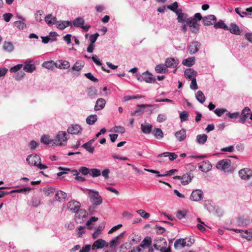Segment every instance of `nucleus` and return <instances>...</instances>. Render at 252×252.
<instances>
[{"label": "nucleus", "instance_id": "obj_40", "mask_svg": "<svg viewBox=\"0 0 252 252\" xmlns=\"http://www.w3.org/2000/svg\"><path fill=\"white\" fill-rule=\"evenodd\" d=\"M153 134L154 136L157 138L160 139L163 137V133L160 128H155L153 131Z\"/></svg>", "mask_w": 252, "mask_h": 252}, {"label": "nucleus", "instance_id": "obj_56", "mask_svg": "<svg viewBox=\"0 0 252 252\" xmlns=\"http://www.w3.org/2000/svg\"><path fill=\"white\" fill-rule=\"evenodd\" d=\"M97 90L93 87L89 88L88 90V94L91 97H94L96 95Z\"/></svg>", "mask_w": 252, "mask_h": 252}, {"label": "nucleus", "instance_id": "obj_11", "mask_svg": "<svg viewBox=\"0 0 252 252\" xmlns=\"http://www.w3.org/2000/svg\"><path fill=\"white\" fill-rule=\"evenodd\" d=\"M203 198V192L200 189H195L192 191L190 196V199L193 201H198L202 200Z\"/></svg>", "mask_w": 252, "mask_h": 252}, {"label": "nucleus", "instance_id": "obj_23", "mask_svg": "<svg viewBox=\"0 0 252 252\" xmlns=\"http://www.w3.org/2000/svg\"><path fill=\"white\" fill-rule=\"evenodd\" d=\"M106 101L104 99L98 98L95 103L94 109L95 111H98L102 109L105 105Z\"/></svg>", "mask_w": 252, "mask_h": 252}, {"label": "nucleus", "instance_id": "obj_63", "mask_svg": "<svg viewBox=\"0 0 252 252\" xmlns=\"http://www.w3.org/2000/svg\"><path fill=\"white\" fill-rule=\"evenodd\" d=\"M99 36V34L98 33H95L94 34H92L90 35L89 39L90 41V44H94L96 41L97 37Z\"/></svg>", "mask_w": 252, "mask_h": 252}, {"label": "nucleus", "instance_id": "obj_42", "mask_svg": "<svg viewBox=\"0 0 252 252\" xmlns=\"http://www.w3.org/2000/svg\"><path fill=\"white\" fill-rule=\"evenodd\" d=\"M214 27L216 29H223L225 30H228V27L224 23L223 21L220 20L218 23H215L214 24Z\"/></svg>", "mask_w": 252, "mask_h": 252}, {"label": "nucleus", "instance_id": "obj_1", "mask_svg": "<svg viewBox=\"0 0 252 252\" xmlns=\"http://www.w3.org/2000/svg\"><path fill=\"white\" fill-rule=\"evenodd\" d=\"M167 242L163 238H157L153 244L154 248L161 252H171L170 246L167 247Z\"/></svg>", "mask_w": 252, "mask_h": 252}, {"label": "nucleus", "instance_id": "obj_61", "mask_svg": "<svg viewBox=\"0 0 252 252\" xmlns=\"http://www.w3.org/2000/svg\"><path fill=\"white\" fill-rule=\"evenodd\" d=\"M114 131L115 132H119L120 133H124L125 132V128L122 126H115L114 127Z\"/></svg>", "mask_w": 252, "mask_h": 252}, {"label": "nucleus", "instance_id": "obj_41", "mask_svg": "<svg viewBox=\"0 0 252 252\" xmlns=\"http://www.w3.org/2000/svg\"><path fill=\"white\" fill-rule=\"evenodd\" d=\"M133 244H137L141 241V236L139 234L133 233L130 236Z\"/></svg>", "mask_w": 252, "mask_h": 252}, {"label": "nucleus", "instance_id": "obj_27", "mask_svg": "<svg viewBox=\"0 0 252 252\" xmlns=\"http://www.w3.org/2000/svg\"><path fill=\"white\" fill-rule=\"evenodd\" d=\"M41 142L46 145L52 146L54 145V139H51L50 136L47 135H44L41 137Z\"/></svg>", "mask_w": 252, "mask_h": 252}, {"label": "nucleus", "instance_id": "obj_59", "mask_svg": "<svg viewBox=\"0 0 252 252\" xmlns=\"http://www.w3.org/2000/svg\"><path fill=\"white\" fill-rule=\"evenodd\" d=\"M90 171V169L85 166H82L79 169V172L84 175L89 174Z\"/></svg>", "mask_w": 252, "mask_h": 252}, {"label": "nucleus", "instance_id": "obj_46", "mask_svg": "<svg viewBox=\"0 0 252 252\" xmlns=\"http://www.w3.org/2000/svg\"><path fill=\"white\" fill-rule=\"evenodd\" d=\"M23 69L28 72H32L35 69V66L32 64H26L24 65Z\"/></svg>", "mask_w": 252, "mask_h": 252}, {"label": "nucleus", "instance_id": "obj_9", "mask_svg": "<svg viewBox=\"0 0 252 252\" xmlns=\"http://www.w3.org/2000/svg\"><path fill=\"white\" fill-rule=\"evenodd\" d=\"M187 23L190 28V31L194 33H197L199 29V25L196 22L195 19H192V18L187 19Z\"/></svg>", "mask_w": 252, "mask_h": 252}, {"label": "nucleus", "instance_id": "obj_60", "mask_svg": "<svg viewBox=\"0 0 252 252\" xmlns=\"http://www.w3.org/2000/svg\"><path fill=\"white\" fill-rule=\"evenodd\" d=\"M136 212L144 219H148L150 217V214L143 210H137Z\"/></svg>", "mask_w": 252, "mask_h": 252}, {"label": "nucleus", "instance_id": "obj_14", "mask_svg": "<svg viewBox=\"0 0 252 252\" xmlns=\"http://www.w3.org/2000/svg\"><path fill=\"white\" fill-rule=\"evenodd\" d=\"M125 234V232H123L120 234L118 236L114 238L113 239L110 241L109 247L111 249H114L120 243V240L122 239Z\"/></svg>", "mask_w": 252, "mask_h": 252}, {"label": "nucleus", "instance_id": "obj_35", "mask_svg": "<svg viewBox=\"0 0 252 252\" xmlns=\"http://www.w3.org/2000/svg\"><path fill=\"white\" fill-rule=\"evenodd\" d=\"M195 63V58L190 57L184 60L182 63L187 66H191Z\"/></svg>", "mask_w": 252, "mask_h": 252}, {"label": "nucleus", "instance_id": "obj_8", "mask_svg": "<svg viewBox=\"0 0 252 252\" xmlns=\"http://www.w3.org/2000/svg\"><path fill=\"white\" fill-rule=\"evenodd\" d=\"M239 175L242 179L248 180L252 177V170L249 168H245L240 170Z\"/></svg>", "mask_w": 252, "mask_h": 252}, {"label": "nucleus", "instance_id": "obj_50", "mask_svg": "<svg viewBox=\"0 0 252 252\" xmlns=\"http://www.w3.org/2000/svg\"><path fill=\"white\" fill-rule=\"evenodd\" d=\"M89 174L93 177H96L100 175L101 172L98 169L93 168L90 170Z\"/></svg>", "mask_w": 252, "mask_h": 252}, {"label": "nucleus", "instance_id": "obj_64", "mask_svg": "<svg viewBox=\"0 0 252 252\" xmlns=\"http://www.w3.org/2000/svg\"><path fill=\"white\" fill-rule=\"evenodd\" d=\"M167 119V116L165 114H160L158 116L157 121L159 123H162Z\"/></svg>", "mask_w": 252, "mask_h": 252}, {"label": "nucleus", "instance_id": "obj_49", "mask_svg": "<svg viewBox=\"0 0 252 252\" xmlns=\"http://www.w3.org/2000/svg\"><path fill=\"white\" fill-rule=\"evenodd\" d=\"M32 190L31 188H24L21 189H18L13 190L10 192V193L17 192V193H23L26 194L28 192H29Z\"/></svg>", "mask_w": 252, "mask_h": 252}, {"label": "nucleus", "instance_id": "obj_25", "mask_svg": "<svg viewBox=\"0 0 252 252\" xmlns=\"http://www.w3.org/2000/svg\"><path fill=\"white\" fill-rule=\"evenodd\" d=\"M152 74L147 71L143 73L142 78L146 82L148 83H152L156 81V79L152 77Z\"/></svg>", "mask_w": 252, "mask_h": 252}, {"label": "nucleus", "instance_id": "obj_48", "mask_svg": "<svg viewBox=\"0 0 252 252\" xmlns=\"http://www.w3.org/2000/svg\"><path fill=\"white\" fill-rule=\"evenodd\" d=\"M14 25L19 30H23L26 28V25L21 21H17L14 22Z\"/></svg>", "mask_w": 252, "mask_h": 252}, {"label": "nucleus", "instance_id": "obj_10", "mask_svg": "<svg viewBox=\"0 0 252 252\" xmlns=\"http://www.w3.org/2000/svg\"><path fill=\"white\" fill-rule=\"evenodd\" d=\"M251 109L249 107H245L242 111L239 117V122L244 124L250 116Z\"/></svg>", "mask_w": 252, "mask_h": 252}, {"label": "nucleus", "instance_id": "obj_57", "mask_svg": "<svg viewBox=\"0 0 252 252\" xmlns=\"http://www.w3.org/2000/svg\"><path fill=\"white\" fill-rule=\"evenodd\" d=\"M102 227L99 226L92 235L93 239L97 238L101 233V232L102 230Z\"/></svg>", "mask_w": 252, "mask_h": 252}, {"label": "nucleus", "instance_id": "obj_2", "mask_svg": "<svg viewBox=\"0 0 252 252\" xmlns=\"http://www.w3.org/2000/svg\"><path fill=\"white\" fill-rule=\"evenodd\" d=\"M26 160L29 164L37 166L40 169L47 168L46 165L40 163V158L36 154H32L28 156Z\"/></svg>", "mask_w": 252, "mask_h": 252}, {"label": "nucleus", "instance_id": "obj_5", "mask_svg": "<svg viewBox=\"0 0 252 252\" xmlns=\"http://www.w3.org/2000/svg\"><path fill=\"white\" fill-rule=\"evenodd\" d=\"M217 169L224 172L230 171L231 161L229 159H223L219 161L216 164Z\"/></svg>", "mask_w": 252, "mask_h": 252}, {"label": "nucleus", "instance_id": "obj_45", "mask_svg": "<svg viewBox=\"0 0 252 252\" xmlns=\"http://www.w3.org/2000/svg\"><path fill=\"white\" fill-rule=\"evenodd\" d=\"M56 20L57 19L55 17L52 18L51 14H48L45 17V22L49 25L57 23V22H56Z\"/></svg>", "mask_w": 252, "mask_h": 252}, {"label": "nucleus", "instance_id": "obj_38", "mask_svg": "<svg viewBox=\"0 0 252 252\" xmlns=\"http://www.w3.org/2000/svg\"><path fill=\"white\" fill-rule=\"evenodd\" d=\"M241 236L248 241H251L252 240V231L248 230L243 231V233L241 234Z\"/></svg>", "mask_w": 252, "mask_h": 252}, {"label": "nucleus", "instance_id": "obj_43", "mask_svg": "<svg viewBox=\"0 0 252 252\" xmlns=\"http://www.w3.org/2000/svg\"><path fill=\"white\" fill-rule=\"evenodd\" d=\"M195 97L196 99L201 103H203L205 101V96L201 91H198L197 92Z\"/></svg>", "mask_w": 252, "mask_h": 252}, {"label": "nucleus", "instance_id": "obj_39", "mask_svg": "<svg viewBox=\"0 0 252 252\" xmlns=\"http://www.w3.org/2000/svg\"><path fill=\"white\" fill-rule=\"evenodd\" d=\"M155 70L158 73H164L168 71L166 66H165L164 65L161 64L157 65L155 67Z\"/></svg>", "mask_w": 252, "mask_h": 252}, {"label": "nucleus", "instance_id": "obj_52", "mask_svg": "<svg viewBox=\"0 0 252 252\" xmlns=\"http://www.w3.org/2000/svg\"><path fill=\"white\" fill-rule=\"evenodd\" d=\"M178 7V4L177 1L174 2L172 5H168L167 6V8L171 11L175 12L176 14H178V10H177Z\"/></svg>", "mask_w": 252, "mask_h": 252}, {"label": "nucleus", "instance_id": "obj_4", "mask_svg": "<svg viewBox=\"0 0 252 252\" xmlns=\"http://www.w3.org/2000/svg\"><path fill=\"white\" fill-rule=\"evenodd\" d=\"M88 194L90 201L95 205H99L102 202V198L97 191L89 189Z\"/></svg>", "mask_w": 252, "mask_h": 252}, {"label": "nucleus", "instance_id": "obj_22", "mask_svg": "<svg viewBox=\"0 0 252 252\" xmlns=\"http://www.w3.org/2000/svg\"><path fill=\"white\" fill-rule=\"evenodd\" d=\"M175 136L177 139L180 141H184L187 137L186 131L184 129H182L175 133Z\"/></svg>", "mask_w": 252, "mask_h": 252}, {"label": "nucleus", "instance_id": "obj_13", "mask_svg": "<svg viewBox=\"0 0 252 252\" xmlns=\"http://www.w3.org/2000/svg\"><path fill=\"white\" fill-rule=\"evenodd\" d=\"M200 43L198 41H193L190 43L188 47V50L190 54H194L197 53L200 47Z\"/></svg>", "mask_w": 252, "mask_h": 252}, {"label": "nucleus", "instance_id": "obj_24", "mask_svg": "<svg viewBox=\"0 0 252 252\" xmlns=\"http://www.w3.org/2000/svg\"><path fill=\"white\" fill-rule=\"evenodd\" d=\"M229 32L234 34L238 35L241 34V31L238 26L235 23H231L230 27H228Z\"/></svg>", "mask_w": 252, "mask_h": 252}, {"label": "nucleus", "instance_id": "obj_16", "mask_svg": "<svg viewBox=\"0 0 252 252\" xmlns=\"http://www.w3.org/2000/svg\"><path fill=\"white\" fill-rule=\"evenodd\" d=\"M108 244L102 239H98L96 240L92 246V250L95 249H102L105 247L108 246Z\"/></svg>", "mask_w": 252, "mask_h": 252}, {"label": "nucleus", "instance_id": "obj_19", "mask_svg": "<svg viewBox=\"0 0 252 252\" xmlns=\"http://www.w3.org/2000/svg\"><path fill=\"white\" fill-rule=\"evenodd\" d=\"M197 75V72L192 68H187L184 72L185 77L189 80L196 78Z\"/></svg>", "mask_w": 252, "mask_h": 252}, {"label": "nucleus", "instance_id": "obj_12", "mask_svg": "<svg viewBox=\"0 0 252 252\" xmlns=\"http://www.w3.org/2000/svg\"><path fill=\"white\" fill-rule=\"evenodd\" d=\"M82 131V127L77 124L71 125L67 129V131L68 133L71 134H79L81 133Z\"/></svg>", "mask_w": 252, "mask_h": 252}, {"label": "nucleus", "instance_id": "obj_17", "mask_svg": "<svg viewBox=\"0 0 252 252\" xmlns=\"http://www.w3.org/2000/svg\"><path fill=\"white\" fill-rule=\"evenodd\" d=\"M179 63V61L177 59L173 58H169L166 59L165 65L167 68H175L177 66Z\"/></svg>", "mask_w": 252, "mask_h": 252}, {"label": "nucleus", "instance_id": "obj_55", "mask_svg": "<svg viewBox=\"0 0 252 252\" xmlns=\"http://www.w3.org/2000/svg\"><path fill=\"white\" fill-rule=\"evenodd\" d=\"M42 65L46 68L50 69L52 68L54 65L55 66V63L53 61L45 62L43 63Z\"/></svg>", "mask_w": 252, "mask_h": 252}, {"label": "nucleus", "instance_id": "obj_44", "mask_svg": "<svg viewBox=\"0 0 252 252\" xmlns=\"http://www.w3.org/2000/svg\"><path fill=\"white\" fill-rule=\"evenodd\" d=\"M82 147L86 149V151L89 153L93 154L94 150V147L92 146V144H91L89 142H87L82 145Z\"/></svg>", "mask_w": 252, "mask_h": 252}, {"label": "nucleus", "instance_id": "obj_3", "mask_svg": "<svg viewBox=\"0 0 252 252\" xmlns=\"http://www.w3.org/2000/svg\"><path fill=\"white\" fill-rule=\"evenodd\" d=\"M67 136L65 131H59L54 139V145L58 146H65L68 139Z\"/></svg>", "mask_w": 252, "mask_h": 252}, {"label": "nucleus", "instance_id": "obj_54", "mask_svg": "<svg viewBox=\"0 0 252 252\" xmlns=\"http://www.w3.org/2000/svg\"><path fill=\"white\" fill-rule=\"evenodd\" d=\"M227 112L225 108H217L215 111V113L218 116L221 117L224 113Z\"/></svg>", "mask_w": 252, "mask_h": 252}, {"label": "nucleus", "instance_id": "obj_51", "mask_svg": "<svg viewBox=\"0 0 252 252\" xmlns=\"http://www.w3.org/2000/svg\"><path fill=\"white\" fill-rule=\"evenodd\" d=\"M164 156L166 157H169V159L170 160H174L178 158L177 155L175 154L174 153H170V152H164Z\"/></svg>", "mask_w": 252, "mask_h": 252}, {"label": "nucleus", "instance_id": "obj_26", "mask_svg": "<svg viewBox=\"0 0 252 252\" xmlns=\"http://www.w3.org/2000/svg\"><path fill=\"white\" fill-rule=\"evenodd\" d=\"M187 246V242L185 239H179L174 243V248L176 249H180Z\"/></svg>", "mask_w": 252, "mask_h": 252}, {"label": "nucleus", "instance_id": "obj_58", "mask_svg": "<svg viewBox=\"0 0 252 252\" xmlns=\"http://www.w3.org/2000/svg\"><path fill=\"white\" fill-rule=\"evenodd\" d=\"M186 214L187 212L185 210H179L177 212L176 216L178 219L181 220L185 217Z\"/></svg>", "mask_w": 252, "mask_h": 252}, {"label": "nucleus", "instance_id": "obj_47", "mask_svg": "<svg viewBox=\"0 0 252 252\" xmlns=\"http://www.w3.org/2000/svg\"><path fill=\"white\" fill-rule=\"evenodd\" d=\"M177 20L178 22L183 23L184 22H187V14H185L183 13H179L178 12V14Z\"/></svg>", "mask_w": 252, "mask_h": 252}, {"label": "nucleus", "instance_id": "obj_6", "mask_svg": "<svg viewBox=\"0 0 252 252\" xmlns=\"http://www.w3.org/2000/svg\"><path fill=\"white\" fill-rule=\"evenodd\" d=\"M88 216V213L85 209H78L75 212V220L77 223L83 222Z\"/></svg>", "mask_w": 252, "mask_h": 252}, {"label": "nucleus", "instance_id": "obj_31", "mask_svg": "<svg viewBox=\"0 0 252 252\" xmlns=\"http://www.w3.org/2000/svg\"><path fill=\"white\" fill-rule=\"evenodd\" d=\"M192 176L190 174L186 173L184 174L181 178V183L183 185H186L189 183L191 180Z\"/></svg>", "mask_w": 252, "mask_h": 252}, {"label": "nucleus", "instance_id": "obj_34", "mask_svg": "<svg viewBox=\"0 0 252 252\" xmlns=\"http://www.w3.org/2000/svg\"><path fill=\"white\" fill-rule=\"evenodd\" d=\"M85 63L83 61H77L72 67V69L75 71H80L84 66Z\"/></svg>", "mask_w": 252, "mask_h": 252}, {"label": "nucleus", "instance_id": "obj_29", "mask_svg": "<svg viewBox=\"0 0 252 252\" xmlns=\"http://www.w3.org/2000/svg\"><path fill=\"white\" fill-rule=\"evenodd\" d=\"M152 243V239L150 237H146L142 241L140 245V247L143 249H146L150 247Z\"/></svg>", "mask_w": 252, "mask_h": 252}, {"label": "nucleus", "instance_id": "obj_21", "mask_svg": "<svg viewBox=\"0 0 252 252\" xmlns=\"http://www.w3.org/2000/svg\"><path fill=\"white\" fill-rule=\"evenodd\" d=\"M55 66L60 69H67L69 67L70 64L67 61L58 60L55 63Z\"/></svg>", "mask_w": 252, "mask_h": 252}, {"label": "nucleus", "instance_id": "obj_15", "mask_svg": "<svg viewBox=\"0 0 252 252\" xmlns=\"http://www.w3.org/2000/svg\"><path fill=\"white\" fill-rule=\"evenodd\" d=\"M216 17L213 15H209L203 18V24L205 26L212 25L216 22Z\"/></svg>", "mask_w": 252, "mask_h": 252}, {"label": "nucleus", "instance_id": "obj_20", "mask_svg": "<svg viewBox=\"0 0 252 252\" xmlns=\"http://www.w3.org/2000/svg\"><path fill=\"white\" fill-rule=\"evenodd\" d=\"M212 165L209 161H204L200 163L199 168L204 172H207L211 170Z\"/></svg>", "mask_w": 252, "mask_h": 252}, {"label": "nucleus", "instance_id": "obj_28", "mask_svg": "<svg viewBox=\"0 0 252 252\" xmlns=\"http://www.w3.org/2000/svg\"><path fill=\"white\" fill-rule=\"evenodd\" d=\"M67 196V194L65 192L59 190L57 191L55 194V197L57 201L59 202H63L64 200Z\"/></svg>", "mask_w": 252, "mask_h": 252}, {"label": "nucleus", "instance_id": "obj_53", "mask_svg": "<svg viewBox=\"0 0 252 252\" xmlns=\"http://www.w3.org/2000/svg\"><path fill=\"white\" fill-rule=\"evenodd\" d=\"M189 113L188 112L184 111L180 113V118L181 122L188 120Z\"/></svg>", "mask_w": 252, "mask_h": 252}, {"label": "nucleus", "instance_id": "obj_30", "mask_svg": "<svg viewBox=\"0 0 252 252\" xmlns=\"http://www.w3.org/2000/svg\"><path fill=\"white\" fill-rule=\"evenodd\" d=\"M56 22H57V23H56L57 24V27L61 30H64L65 28L71 25V22L68 21L58 22L56 20Z\"/></svg>", "mask_w": 252, "mask_h": 252}, {"label": "nucleus", "instance_id": "obj_33", "mask_svg": "<svg viewBox=\"0 0 252 252\" xmlns=\"http://www.w3.org/2000/svg\"><path fill=\"white\" fill-rule=\"evenodd\" d=\"M3 49L7 52H11L13 51L14 47L12 42H4L3 45Z\"/></svg>", "mask_w": 252, "mask_h": 252}, {"label": "nucleus", "instance_id": "obj_37", "mask_svg": "<svg viewBox=\"0 0 252 252\" xmlns=\"http://www.w3.org/2000/svg\"><path fill=\"white\" fill-rule=\"evenodd\" d=\"M97 120L96 115H91L89 116L86 119V123L89 125H93Z\"/></svg>", "mask_w": 252, "mask_h": 252}, {"label": "nucleus", "instance_id": "obj_36", "mask_svg": "<svg viewBox=\"0 0 252 252\" xmlns=\"http://www.w3.org/2000/svg\"><path fill=\"white\" fill-rule=\"evenodd\" d=\"M208 136L205 134H199L196 136L197 143L201 144H204L207 140Z\"/></svg>", "mask_w": 252, "mask_h": 252}, {"label": "nucleus", "instance_id": "obj_7", "mask_svg": "<svg viewBox=\"0 0 252 252\" xmlns=\"http://www.w3.org/2000/svg\"><path fill=\"white\" fill-rule=\"evenodd\" d=\"M85 21L81 17H78L75 18L73 21V25L75 27H81L83 29L85 32L88 31L89 28H90V26L86 25L84 26Z\"/></svg>", "mask_w": 252, "mask_h": 252}, {"label": "nucleus", "instance_id": "obj_62", "mask_svg": "<svg viewBox=\"0 0 252 252\" xmlns=\"http://www.w3.org/2000/svg\"><path fill=\"white\" fill-rule=\"evenodd\" d=\"M43 13L44 12L42 10H38L36 12L35 15V18L36 21L39 22H41L42 21V17Z\"/></svg>", "mask_w": 252, "mask_h": 252}, {"label": "nucleus", "instance_id": "obj_32", "mask_svg": "<svg viewBox=\"0 0 252 252\" xmlns=\"http://www.w3.org/2000/svg\"><path fill=\"white\" fill-rule=\"evenodd\" d=\"M152 126L149 124H141V129L142 131L145 134L150 133L152 129Z\"/></svg>", "mask_w": 252, "mask_h": 252}, {"label": "nucleus", "instance_id": "obj_18", "mask_svg": "<svg viewBox=\"0 0 252 252\" xmlns=\"http://www.w3.org/2000/svg\"><path fill=\"white\" fill-rule=\"evenodd\" d=\"M80 203L75 200L69 202L67 205V209L72 212H75L80 208Z\"/></svg>", "mask_w": 252, "mask_h": 252}]
</instances>
